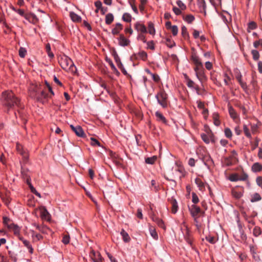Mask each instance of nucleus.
<instances>
[{
  "instance_id": "nucleus-1",
  "label": "nucleus",
  "mask_w": 262,
  "mask_h": 262,
  "mask_svg": "<svg viewBox=\"0 0 262 262\" xmlns=\"http://www.w3.org/2000/svg\"><path fill=\"white\" fill-rule=\"evenodd\" d=\"M1 101L4 107L7 110V112L15 107L20 108L17 111V113H15L16 117L19 115V117L24 119V111L20 104L19 99L17 98L12 91H5L2 93Z\"/></svg>"
},
{
  "instance_id": "nucleus-2",
  "label": "nucleus",
  "mask_w": 262,
  "mask_h": 262,
  "mask_svg": "<svg viewBox=\"0 0 262 262\" xmlns=\"http://www.w3.org/2000/svg\"><path fill=\"white\" fill-rule=\"evenodd\" d=\"M29 96L37 102L45 104L47 102L48 98L51 96L47 93L39 83H34L30 85L29 88Z\"/></svg>"
},
{
  "instance_id": "nucleus-3",
  "label": "nucleus",
  "mask_w": 262,
  "mask_h": 262,
  "mask_svg": "<svg viewBox=\"0 0 262 262\" xmlns=\"http://www.w3.org/2000/svg\"><path fill=\"white\" fill-rule=\"evenodd\" d=\"M191 60L195 64L194 70L197 78L200 81L206 79L203 65L199 57L194 53L191 55Z\"/></svg>"
},
{
  "instance_id": "nucleus-4",
  "label": "nucleus",
  "mask_w": 262,
  "mask_h": 262,
  "mask_svg": "<svg viewBox=\"0 0 262 262\" xmlns=\"http://www.w3.org/2000/svg\"><path fill=\"white\" fill-rule=\"evenodd\" d=\"M58 62L61 67L66 71L74 73L76 70L73 61L65 55L58 58Z\"/></svg>"
},
{
  "instance_id": "nucleus-5",
  "label": "nucleus",
  "mask_w": 262,
  "mask_h": 262,
  "mask_svg": "<svg viewBox=\"0 0 262 262\" xmlns=\"http://www.w3.org/2000/svg\"><path fill=\"white\" fill-rule=\"evenodd\" d=\"M237 154L234 150L231 151V155L228 157H226L224 159V164L227 166H231L238 162V159L237 158Z\"/></svg>"
},
{
  "instance_id": "nucleus-6",
  "label": "nucleus",
  "mask_w": 262,
  "mask_h": 262,
  "mask_svg": "<svg viewBox=\"0 0 262 262\" xmlns=\"http://www.w3.org/2000/svg\"><path fill=\"white\" fill-rule=\"evenodd\" d=\"M156 97L159 103L163 108L167 106V95L164 91H160Z\"/></svg>"
},
{
  "instance_id": "nucleus-7",
  "label": "nucleus",
  "mask_w": 262,
  "mask_h": 262,
  "mask_svg": "<svg viewBox=\"0 0 262 262\" xmlns=\"http://www.w3.org/2000/svg\"><path fill=\"white\" fill-rule=\"evenodd\" d=\"M70 127L77 136L79 137H84L85 136V133L80 126L77 125L74 126L71 124L70 125Z\"/></svg>"
},
{
  "instance_id": "nucleus-8",
  "label": "nucleus",
  "mask_w": 262,
  "mask_h": 262,
  "mask_svg": "<svg viewBox=\"0 0 262 262\" xmlns=\"http://www.w3.org/2000/svg\"><path fill=\"white\" fill-rule=\"evenodd\" d=\"M90 255L94 262H102L103 258L99 252L92 250Z\"/></svg>"
},
{
  "instance_id": "nucleus-9",
  "label": "nucleus",
  "mask_w": 262,
  "mask_h": 262,
  "mask_svg": "<svg viewBox=\"0 0 262 262\" xmlns=\"http://www.w3.org/2000/svg\"><path fill=\"white\" fill-rule=\"evenodd\" d=\"M135 29L139 33H147V30L146 26L139 21H137L135 24Z\"/></svg>"
},
{
  "instance_id": "nucleus-10",
  "label": "nucleus",
  "mask_w": 262,
  "mask_h": 262,
  "mask_svg": "<svg viewBox=\"0 0 262 262\" xmlns=\"http://www.w3.org/2000/svg\"><path fill=\"white\" fill-rule=\"evenodd\" d=\"M196 4L201 13L206 15V5L205 0H196Z\"/></svg>"
},
{
  "instance_id": "nucleus-11",
  "label": "nucleus",
  "mask_w": 262,
  "mask_h": 262,
  "mask_svg": "<svg viewBox=\"0 0 262 262\" xmlns=\"http://www.w3.org/2000/svg\"><path fill=\"white\" fill-rule=\"evenodd\" d=\"M189 211L192 216L195 217L201 212V208L195 204L192 205L189 208Z\"/></svg>"
},
{
  "instance_id": "nucleus-12",
  "label": "nucleus",
  "mask_w": 262,
  "mask_h": 262,
  "mask_svg": "<svg viewBox=\"0 0 262 262\" xmlns=\"http://www.w3.org/2000/svg\"><path fill=\"white\" fill-rule=\"evenodd\" d=\"M118 43L120 46L125 47L129 45L130 40L125 37L123 34H120L118 38Z\"/></svg>"
},
{
  "instance_id": "nucleus-13",
  "label": "nucleus",
  "mask_w": 262,
  "mask_h": 262,
  "mask_svg": "<svg viewBox=\"0 0 262 262\" xmlns=\"http://www.w3.org/2000/svg\"><path fill=\"white\" fill-rule=\"evenodd\" d=\"M228 108L230 117L234 120L237 119L238 118V115L236 111L230 104H228Z\"/></svg>"
},
{
  "instance_id": "nucleus-14",
  "label": "nucleus",
  "mask_w": 262,
  "mask_h": 262,
  "mask_svg": "<svg viewBox=\"0 0 262 262\" xmlns=\"http://www.w3.org/2000/svg\"><path fill=\"white\" fill-rule=\"evenodd\" d=\"M151 220L155 222L159 227L164 229H165L166 227L164 225V222L161 219L158 218L155 215L153 214L151 216Z\"/></svg>"
},
{
  "instance_id": "nucleus-15",
  "label": "nucleus",
  "mask_w": 262,
  "mask_h": 262,
  "mask_svg": "<svg viewBox=\"0 0 262 262\" xmlns=\"http://www.w3.org/2000/svg\"><path fill=\"white\" fill-rule=\"evenodd\" d=\"M155 116L156 117L157 120L159 122H161L165 124H167V120L163 115L159 111H157L155 113Z\"/></svg>"
},
{
  "instance_id": "nucleus-16",
  "label": "nucleus",
  "mask_w": 262,
  "mask_h": 262,
  "mask_svg": "<svg viewBox=\"0 0 262 262\" xmlns=\"http://www.w3.org/2000/svg\"><path fill=\"white\" fill-rule=\"evenodd\" d=\"M18 153L22 156L23 162L25 163H27L29 160V154L27 149L24 148Z\"/></svg>"
},
{
  "instance_id": "nucleus-17",
  "label": "nucleus",
  "mask_w": 262,
  "mask_h": 262,
  "mask_svg": "<svg viewBox=\"0 0 262 262\" xmlns=\"http://www.w3.org/2000/svg\"><path fill=\"white\" fill-rule=\"evenodd\" d=\"M134 56L136 59H140L143 61H146L147 59V54L144 51H141Z\"/></svg>"
},
{
  "instance_id": "nucleus-18",
  "label": "nucleus",
  "mask_w": 262,
  "mask_h": 262,
  "mask_svg": "<svg viewBox=\"0 0 262 262\" xmlns=\"http://www.w3.org/2000/svg\"><path fill=\"white\" fill-rule=\"evenodd\" d=\"M123 27L120 23H117L115 27L112 29V33L114 35L118 34L122 30Z\"/></svg>"
},
{
  "instance_id": "nucleus-19",
  "label": "nucleus",
  "mask_w": 262,
  "mask_h": 262,
  "mask_svg": "<svg viewBox=\"0 0 262 262\" xmlns=\"http://www.w3.org/2000/svg\"><path fill=\"white\" fill-rule=\"evenodd\" d=\"M251 170L253 172H258L262 170V164L258 162L254 163L252 167Z\"/></svg>"
},
{
  "instance_id": "nucleus-20",
  "label": "nucleus",
  "mask_w": 262,
  "mask_h": 262,
  "mask_svg": "<svg viewBox=\"0 0 262 262\" xmlns=\"http://www.w3.org/2000/svg\"><path fill=\"white\" fill-rule=\"evenodd\" d=\"M25 18L33 24H36L38 21V18L33 14H27L25 16Z\"/></svg>"
},
{
  "instance_id": "nucleus-21",
  "label": "nucleus",
  "mask_w": 262,
  "mask_h": 262,
  "mask_svg": "<svg viewBox=\"0 0 262 262\" xmlns=\"http://www.w3.org/2000/svg\"><path fill=\"white\" fill-rule=\"evenodd\" d=\"M195 183L197 185L198 187H199V189L200 191H203L205 189V184L204 182L200 179V178H196L195 179Z\"/></svg>"
},
{
  "instance_id": "nucleus-22",
  "label": "nucleus",
  "mask_w": 262,
  "mask_h": 262,
  "mask_svg": "<svg viewBox=\"0 0 262 262\" xmlns=\"http://www.w3.org/2000/svg\"><path fill=\"white\" fill-rule=\"evenodd\" d=\"M184 77L186 81V84L190 88H193L196 85L195 83L191 80L186 74H184Z\"/></svg>"
},
{
  "instance_id": "nucleus-23",
  "label": "nucleus",
  "mask_w": 262,
  "mask_h": 262,
  "mask_svg": "<svg viewBox=\"0 0 262 262\" xmlns=\"http://www.w3.org/2000/svg\"><path fill=\"white\" fill-rule=\"evenodd\" d=\"M70 16L71 19L74 22L78 23L81 20V17L73 12H70Z\"/></svg>"
},
{
  "instance_id": "nucleus-24",
  "label": "nucleus",
  "mask_w": 262,
  "mask_h": 262,
  "mask_svg": "<svg viewBox=\"0 0 262 262\" xmlns=\"http://www.w3.org/2000/svg\"><path fill=\"white\" fill-rule=\"evenodd\" d=\"M171 204L172 205L171 212L175 214L177 212L178 209V203L176 199H172L171 200Z\"/></svg>"
},
{
  "instance_id": "nucleus-25",
  "label": "nucleus",
  "mask_w": 262,
  "mask_h": 262,
  "mask_svg": "<svg viewBox=\"0 0 262 262\" xmlns=\"http://www.w3.org/2000/svg\"><path fill=\"white\" fill-rule=\"evenodd\" d=\"M114 17L112 13H109L105 15V21L106 24L110 25L114 21Z\"/></svg>"
},
{
  "instance_id": "nucleus-26",
  "label": "nucleus",
  "mask_w": 262,
  "mask_h": 262,
  "mask_svg": "<svg viewBox=\"0 0 262 262\" xmlns=\"http://www.w3.org/2000/svg\"><path fill=\"white\" fill-rule=\"evenodd\" d=\"M22 241L25 246L28 249L29 253L30 254H32L33 253L34 249L30 242L26 239H22Z\"/></svg>"
},
{
  "instance_id": "nucleus-27",
  "label": "nucleus",
  "mask_w": 262,
  "mask_h": 262,
  "mask_svg": "<svg viewBox=\"0 0 262 262\" xmlns=\"http://www.w3.org/2000/svg\"><path fill=\"white\" fill-rule=\"evenodd\" d=\"M121 235H122L123 240L124 242L127 243L130 241V238L128 234L124 229L121 230Z\"/></svg>"
},
{
  "instance_id": "nucleus-28",
  "label": "nucleus",
  "mask_w": 262,
  "mask_h": 262,
  "mask_svg": "<svg viewBox=\"0 0 262 262\" xmlns=\"http://www.w3.org/2000/svg\"><path fill=\"white\" fill-rule=\"evenodd\" d=\"M9 228L12 229L14 232V234L16 235H19L20 233V228L19 227L14 224H12L9 226Z\"/></svg>"
},
{
  "instance_id": "nucleus-29",
  "label": "nucleus",
  "mask_w": 262,
  "mask_h": 262,
  "mask_svg": "<svg viewBox=\"0 0 262 262\" xmlns=\"http://www.w3.org/2000/svg\"><path fill=\"white\" fill-rule=\"evenodd\" d=\"M148 31L151 35H155L156 30L154 27V24L151 21L148 23Z\"/></svg>"
},
{
  "instance_id": "nucleus-30",
  "label": "nucleus",
  "mask_w": 262,
  "mask_h": 262,
  "mask_svg": "<svg viewBox=\"0 0 262 262\" xmlns=\"http://www.w3.org/2000/svg\"><path fill=\"white\" fill-rule=\"evenodd\" d=\"M261 200V197L260 195L258 193L256 192L252 195L250 201L252 203H254L255 202L259 201Z\"/></svg>"
},
{
  "instance_id": "nucleus-31",
  "label": "nucleus",
  "mask_w": 262,
  "mask_h": 262,
  "mask_svg": "<svg viewBox=\"0 0 262 262\" xmlns=\"http://www.w3.org/2000/svg\"><path fill=\"white\" fill-rule=\"evenodd\" d=\"M40 215L42 218L45 219H47L50 215L49 213L45 207H42L40 210Z\"/></svg>"
},
{
  "instance_id": "nucleus-32",
  "label": "nucleus",
  "mask_w": 262,
  "mask_h": 262,
  "mask_svg": "<svg viewBox=\"0 0 262 262\" xmlns=\"http://www.w3.org/2000/svg\"><path fill=\"white\" fill-rule=\"evenodd\" d=\"M261 229L258 226H255L253 229L252 234L255 237H258L261 234Z\"/></svg>"
},
{
  "instance_id": "nucleus-33",
  "label": "nucleus",
  "mask_w": 262,
  "mask_h": 262,
  "mask_svg": "<svg viewBox=\"0 0 262 262\" xmlns=\"http://www.w3.org/2000/svg\"><path fill=\"white\" fill-rule=\"evenodd\" d=\"M213 119L214 125L219 126L221 124V122L219 119V115L218 113H214L213 114Z\"/></svg>"
},
{
  "instance_id": "nucleus-34",
  "label": "nucleus",
  "mask_w": 262,
  "mask_h": 262,
  "mask_svg": "<svg viewBox=\"0 0 262 262\" xmlns=\"http://www.w3.org/2000/svg\"><path fill=\"white\" fill-rule=\"evenodd\" d=\"M149 232L151 236L155 239H157L158 238V234L156 231L155 228L151 226L149 227Z\"/></svg>"
},
{
  "instance_id": "nucleus-35",
  "label": "nucleus",
  "mask_w": 262,
  "mask_h": 262,
  "mask_svg": "<svg viewBox=\"0 0 262 262\" xmlns=\"http://www.w3.org/2000/svg\"><path fill=\"white\" fill-rule=\"evenodd\" d=\"M229 180L231 182L239 181V174L236 173L231 174L229 177Z\"/></svg>"
},
{
  "instance_id": "nucleus-36",
  "label": "nucleus",
  "mask_w": 262,
  "mask_h": 262,
  "mask_svg": "<svg viewBox=\"0 0 262 262\" xmlns=\"http://www.w3.org/2000/svg\"><path fill=\"white\" fill-rule=\"evenodd\" d=\"M114 59L117 64L118 68L122 67L123 64L122 63L120 58L116 53L113 54Z\"/></svg>"
},
{
  "instance_id": "nucleus-37",
  "label": "nucleus",
  "mask_w": 262,
  "mask_h": 262,
  "mask_svg": "<svg viewBox=\"0 0 262 262\" xmlns=\"http://www.w3.org/2000/svg\"><path fill=\"white\" fill-rule=\"evenodd\" d=\"M181 34L182 36L185 39H187L189 38V34L187 31V29L186 27L183 26L181 29Z\"/></svg>"
},
{
  "instance_id": "nucleus-38",
  "label": "nucleus",
  "mask_w": 262,
  "mask_h": 262,
  "mask_svg": "<svg viewBox=\"0 0 262 262\" xmlns=\"http://www.w3.org/2000/svg\"><path fill=\"white\" fill-rule=\"evenodd\" d=\"M33 225L37 230H38L39 231L42 233H45L47 231V230H49V229L46 226H40L36 224H34Z\"/></svg>"
},
{
  "instance_id": "nucleus-39",
  "label": "nucleus",
  "mask_w": 262,
  "mask_h": 262,
  "mask_svg": "<svg viewBox=\"0 0 262 262\" xmlns=\"http://www.w3.org/2000/svg\"><path fill=\"white\" fill-rule=\"evenodd\" d=\"M122 20L125 22L130 23L132 21V16L129 13H124L122 16Z\"/></svg>"
},
{
  "instance_id": "nucleus-40",
  "label": "nucleus",
  "mask_w": 262,
  "mask_h": 262,
  "mask_svg": "<svg viewBox=\"0 0 262 262\" xmlns=\"http://www.w3.org/2000/svg\"><path fill=\"white\" fill-rule=\"evenodd\" d=\"M166 45L169 48H172L175 46L176 43L173 40H171L169 37H167L166 38Z\"/></svg>"
},
{
  "instance_id": "nucleus-41",
  "label": "nucleus",
  "mask_w": 262,
  "mask_h": 262,
  "mask_svg": "<svg viewBox=\"0 0 262 262\" xmlns=\"http://www.w3.org/2000/svg\"><path fill=\"white\" fill-rule=\"evenodd\" d=\"M251 54L252 55V57L254 60L257 61L258 60L259 58V53L256 50H252L251 51Z\"/></svg>"
},
{
  "instance_id": "nucleus-42",
  "label": "nucleus",
  "mask_w": 262,
  "mask_h": 262,
  "mask_svg": "<svg viewBox=\"0 0 262 262\" xmlns=\"http://www.w3.org/2000/svg\"><path fill=\"white\" fill-rule=\"evenodd\" d=\"M224 133H225V136L227 138L231 139V138L232 137V133L231 130L229 128H228V127L225 128L224 129Z\"/></svg>"
},
{
  "instance_id": "nucleus-43",
  "label": "nucleus",
  "mask_w": 262,
  "mask_h": 262,
  "mask_svg": "<svg viewBox=\"0 0 262 262\" xmlns=\"http://www.w3.org/2000/svg\"><path fill=\"white\" fill-rule=\"evenodd\" d=\"M157 159L156 156L147 158L145 159V162L147 164H153L156 162Z\"/></svg>"
},
{
  "instance_id": "nucleus-44",
  "label": "nucleus",
  "mask_w": 262,
  "mask_h": 262,
  "mask_svg": "<svg viewBox=\"0 0 262 262\" xmlns=\"http://www.w3.org/2000/svg\"><path fill=\"white\" fill-rule=\"evenodd\" d=\"M257 25L254 21H251L248 24V31L250 32L251 30L256 29Z\"/></svg>"
},
{
  "instance_id": "nucleus-45",
  "label": "nucleus",
  "mask_w": 262,
  "mask_h": 262,
  "mask_svg": "<svg viewBox=\"0 0 262 262\" xmlns=\"http://www.w3.org/2000/svg\"><path fill=\"white\" fill-rule=\"evenodd\" d=\"M224 81L226 85H230V82L231 81L230 77L228 75V74L226 73H225L224 74Z\"/></svg>"
},
{
  "instance_id": "nucleus-46",
  "label": "nucleus",
  "mask_w": 262,
  "mask_h": 262,
  "mask_svg": "<svg viewBox=\"0 0 262 262\" xmlns=\"http://www.w3.org/2000/svg\"><path fill=\"white\" fill-rule=\"evenodd\" d=\"M232 194L233 195V196L236 198V199H239L241 198L243 194L242 192L241 191H235L234 190H233L232 191Z\"/></svg>"
},
{
  "instance_id": "nucleus-47",
  "label": "nucleus",
  "mask_w": 262,
  "mask_h": 262,
  "mask_svg": "<svg viewBox=\"0 0 262 262\" xmlns=\"http://www.w3.org/2000/svg\"><path fill=\"white\" fill-rule=\"evenodd\" d=\"M184 20L188 23L190 24L194 20V17L191 14H188L185 16Z\"/></svg>"
},
{
  "instance_id": "nucleus-48",
  "label": "nucleus",
  "mask_w": 262,
  "mask_h": 262,
  "mask_svg": "<svg viewBox=\"0 0 262 262\" xmlns=\"http://www.w3.org/2000/svg\"><path fill=\"white\" fill-rule=\"evenodd\" d=\"M192 202L194 204H196L199 202V199L195 192L192 193Z\"/></svg>"
},
{
  "instance_id": "nucleus-49",
  "label": "nucleus",
  "mask_w": 262,
  "mask_h": 262,
  "mask_svg": "<svg viewBox=\"0 0 262 262\" xmlns=\"http://www.w3.org/2000/svg\"><path fill=\"white\" fill-rule=\"evenodd\" d=\"M243 130H244V134L246 137H247L248 138H249L251 137V135L249 132V129L246 125H244Z\"/></svg>"
},
{
  "instance_id": "nucleus-50",
  "label": "nucleus",
  "mask_w": 262,
  "mask_h": 262,
  "mask_svg": "<svg viewBox=\"0 0 262 262\" xmlns=\"http://www.w3.org/2000/svg\"><path fill=\"white\" fill-rule=\"evenodd\" d=\"M145 33H139L137 36V39L139 40L142 41L143 42L145 43L147 41Z\"/></svg>"
},
{
  "instance_id": "nucleus-51",
  "label": "nucleus",
  "mask_w": 262,
  "mask_h": 262,
  "mask_svg": "<svg viewBox=\"0 0 262 262\" xmlns=\"http://www.w3.org/2000/svg\"><path fill=\"white\" fill-rule=\"evenodd\" d=\"M46 49L48 53V56L51 58H53L54 57V54L51 52V47L49 43H47L46 45Z\"/></svg>"
},
{
  "instance_id": "nucleus-52",
  "label": "nucleus",
  "mask_w": 262,
  "mask_h": 262,
  "mask_svg": "<svg viewBox=\"0 0 262 262\" xmlns=\"http://www.w3.org/2000/svg\"><path fill=\"white\" fill-rule=\"evenodd\" d=\"M201 138L203 141L206 144H209L210 142V139L208 136L205 134H202L201 135Z\"/></svg>"
},
{
  "instance_id": "nucleus-53",
  "label": "nucleus",
  "mask_w": 262,
  "mask_h": 262,
  "mask_svg": "<svg viewBox=\"0 0 262 262\" xmlns=\"http://www.w3.org/2000/svg\"><path fill=\"white\" fill-rule=\"evenodd\" d=\"M239 181H246L248 179V175L245 172L243 171L242 174L239 176Z\"/></svg>"
},
{
  "instance_id": "nucleus-54",
  "label": "nucleus",
  "mask_w": 262,
  "mask_h": 262,
  "mask_svg": "<svg viewBox=\"0 0 262 262\" xmlns=\"http://www.w3.org/2000/svg\"><path fill=\"white\" fill-rule=\"evenodd\" d=\"M210 2L213 6L216 7L221 5L222 0H210Z\"/></svg>"
},
{
  "instance_id": "nucleus-55",
  "label": "nucleus",
  "mask_w": 262,
  "mask_h": 262,
  "mask_svg": "<svg viewBox=\"0 0 262 262\" xmlns=\"http://www.w3.org/2000/svg\"><path fill=\"white\" fill-rule=\"evenodd\" d=\"M27 51L25 48H20L19 50V55L20 57L24 58L26 55Z\"/></svg>"
},
{
  "instance_id": "nucleus-56",
  "label": "nucleus",
  "mask_w": 262,
  "mask_h": 262,
  "mask_svg": "<svg viewBox=\"0 0 262 262\" xmlns=\"http://www.w3.org/2000/svg\"><path fill=\"white\" fill-rule=\"evenodd\" d=\"M177 5L179 7V8L182 10H184L186 9V5L180 0H178L176 2Z\"/></svg>"
},
{
  "instance_id": "nucleus-57",
  "label": "nucleus",
  "mask_w": 262,
  "mask_h": 262,
  "mask_svg": "<svg viewBox=\"0 0 262 262\" xmlns=\"http://www.w3.org/2000/svg\"><path fill=\"white\" fill-rule=\"evenodd\" d=\"M32 236L35 238L37 241H39L42 238V236L38 233H36L34 231H32Z\"/></svg>"
},
{
  "instance_id": "nucleus-58",
  "label": "nucleus",
  "mask_w": 262,
  "mask_h": 262,
  "mask_svg": "<svg viewBox=\"0 0 262 262\" xmlns=\"http://www.w3.org/2000/svg\"><path fill=\"white\" fill-rule=\"evenodd\" d=\"M146 43L147 46V49H149L151 50H155V43L154 42V41L151 40V41H146Z\"/></svg>"
},
{
  "instance_id": "nucleus-59",
  "label": "nucleus",
  "mask_w": 262,
  "mask_h": 262,
  "mask_svg": "<svg viewBox=\"0 0 262 262\" xmlns=\"http://www.w3.org/2000/svg\"><path fill=\"white\" fill-rule=\"evenodd\" d=\"M90 139L91 140V143L92 146H100V143L97 139H96L93 137H91L90 138Z\"/></svg>"
},
{
  "instance_id": "nucleus-60",
  "label": "nucleus",
  "mask_w": 262,
  "mask_h": 262,
  "mask_svg": "<svg viewBox=\"0 0 262 262\" xmlns=\"http://www.w3.org/2000/svg\"><path fill=\"white\" fill-rule=\"evenodd\" d=\"M70 239V237L69 235H64L63 236L62 242L64 244L67 245L69 243Z\"/></svg>"
},
{
  "instance_id": "nucleus-61",
  "label": "nucleus",
  "mask_w": 262,
  "mask_h": 262,
  "mask_svg": "<svg viewBox=\"0 0 262 262\" xmlns=\"http://www.w3.org/2000/svg\"><path fill=\"white\" fill-rule=\"evenodd\" d=\"M171 31L172 34L173 36H176L178 33V28L177 26L173 25L170 29Z\"/></svg>"
},
{
  "instance_id": "nucleus-62",
  "label": "nucleus",
  "mask_w": 262,
  "mask_h": 262,
  "mask_svg": "<svg viewBox=\"0 0 262 262\" xmlns=\"http://www.w3.org/2000/svg\"><path fill=\"white\" fill-rule=\"evenodd\" d=\"M106 61L108 62L113 71H114V72H118L115 65L114 64V63H113L111 59H106Z\"/></svg>"
},
{
  "instance_id": "nucleus-63",
  "label": "nucleus",
  "mask_w": 262,
  "mask_h": 262,
  "mask_svg": "<svg viewBox=\"0 0 262 262\" xmlns=\"http://www.w3.org/2000/svg\"><path fill=\"white\" fill-rule=\"evenodd\" d=\"M153 80L156 82H159L160 80L159 76L157 74L152 73L151 75Z\"/></svg>"
},
{
  "instance_id": "nucleus-64",
  "label": "nucleus",
  "mask_w": 262,
  "mask_h": 262,
  "mask_svg": "<svg viewBox=\"0 0 262 262\" xmlns=\"http://www.w3.org/2000/svg\"><path fill=\"white\" fill-rule=\"evenodd\" d=\"M256 184L262 189V177H257L256 179Z\"/></svg>"
}]
</instances>
